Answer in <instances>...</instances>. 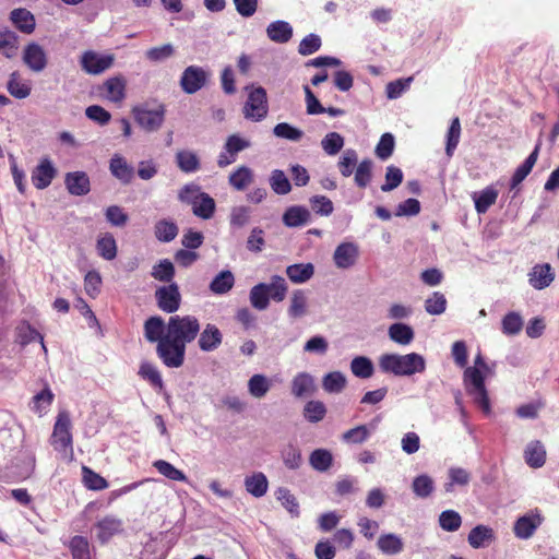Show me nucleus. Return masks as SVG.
I'll return each instance as SVG.
<instances>
[{
    "mask_svg": "<svg viewBox=\"0 0 559 559\" xmlns=\"http://www.w3.org/2000/svg\"><path fill=\"white\" fill-rule=\"evenodd\" d=\"M379 367L384 373H392L396 377H409L421 373L426 369V360L417 353L383 354L379 358Z\"/></svg>",
    "mask_w": 559,
    "mask_h": 559,
    "instance_id": "1",
    "label": "nucleus"
},
{
    "mask_svg": "<svg viewBox=\"0 0 559 559\" xmlns=\"http://www.w3.org/2000/svg\"><path fill=\"white\" fill-rule=\"evenodd\" d=\"M200 333V321L194 316L175 314L168 319L167 333L165 336L173 341L183 344L193 342Z\"/></svg>",
    "mask_w": 559,
    "mask_h": 559,
    "instance_id": "2",
    "label": "nucleus"
},
{
    "mask_svg": "<svg viewBox=\"0 0 559 559\" xmlns=\"http://www.w3.org/2000/svg\"><path fill=\"white\" fill-rule=\"evenodd\" d=\"M246 91H249L248 98L243 105V116L246 119L251 121L263 120L269 111L267 95L266 91L262 86H246Z\"/></svg>",
    "mask_w": 559,
    "mask_h": 559,
    "instance_id": "3",
    "label": "nucleus"
},
{
    "mask_svg": "<svg viewBox=\"0 0 559 559\" xmlns=\"http://www.w3.org/2000/svg\"><path fill=\"white\" fill-rule=\"evenodd\" d=\"M135 122L146 132H155L160 129L164 123L166 107L157 104L154 108L147 105L135 106L132 109Z\"/></svg>",
    "mask_w": 559,
    "mask_h": 559,
    "instance_id": "4",
    "label": "nucleus"
},
{
    "mask_svg": "<svg viewBox=\"0 0 559 559\" xmlns=\"http://www.w3.org/2000/svg\"><path fill=\"white\" fill-rule=\"evenodd\" d=\"M464 382L469 395L481 407L485 414L489 413V400L485 388L484 377L480 370L475 367H468L464 371Z\"/></svg>",
    "mask_w": 559,
    "mask_h": 559,
    "instance_id": "5",
    "label": "nucleus"
},
{
    "mask_svg": "<svg viewBox=\"0 0 559 559\" xmlns=\"http://www.w3.org/2000/svg\"><path fill=\"white\" fill-rule=\"evenodd\" d=\"M156 354L168 368H179L185 362L186 346L165 336L156 346Z\"/></svg>",
    "mask_w": 559,
    "mask_h": 559,
    "instance_id": "6",
    "label": "nucleus"
},
{
    "mask_svg": "<svg viewBox=\"0 0 559 559\" xmlns=\"http://www.w3.org/2000/svg\"><path fill=\"white\" fill-rule=\"evenodd\" d=\"M71 419L68 412H60L53 426L51 444L57 451H64L72 448Z\"/></svg>",
    "mask_w": 559,
    "mask_h": 559,
    "instance_id": "7",
    "label": "nucleus"
},
{
    "mask_svg": "<svg viewBox=\"0 0 559 559\" xmlns=\"http://www.w3.org/2000/svg\"><path fill=\"white\" fill-rule=\"evenodd\" d=\"M210 73L199 66L187 67L180 78V87L186 94H195L202 90L209 81Z\"/></svg>",
    "mask_w": 559,
    "mask_h": 559,
    "instance_id": "8",
    "label": "nucleus"
},
{
    "mask_svg": "<svg viewBox=\"0 0 559 559\" xmlns=\"http://www.w3.org/2000/svg\"><path fill=\"white\" fill-rule=\"evenodd\" d=\"M250 141L239 136L238 134L229 135L224 144L223 151L218 155V167L225 168L228 165L235 163L238 153L250 147Z\"/></svg>",
    "mask_w": 559,
    "mask_h": 559,
    "instance_id": "9",
    "label": "nucleus"
},
{
    "mask_svg": "<svg viewBox=\"0 0 559 559\" xmlns=\"http://www.w3.org/2000/svg\"><path fill=\"white\" fill-rule=\"evenodd\" d=\"M155 299L160 310L167 313L176 312L181 302V295L176 283L160 286L155 290Z\"/></svg>",
    "mask_w": 559,
    "mask_h": 559,
    "instance_id": "10",
    "label": "nucleus"
},
{
    "mask_svg": "<svg viewBox=\"0 0 559 559\" xmlns=\"http://www.w3.org/2000/svg\"><path fill=\"white\" fill-rule=\"evenodd\" d=\"M359 253V246L356 242L344 241L335 248L333 262L337 269L348 270L356 265Z\"/></svg>",
    "mask_w": 559,
    "mask_h": 559,
    "instance_id": "11",
    "label": "nucleus"
},
{
    "mask_svg": "<svg viewBox=\"0 0 559 559\" xmlns=\"http://www.w3.org/2000/svg\"><path fill=\"white\" fill-rule=\"evenodd\" d=\"M57 176V168L49 157H44L32 171V182L38 190H44L50 186Z\"/></svg>",
    "mask_w": 559,
    "mask_h": 559,
    "instance_id": "12",
    "label": "nucleus"
},
{
    "mask_svg": "<svg viewBox=\"0 0 559 559\" xmlns=\"http://www.w3.org/2000/svg\"><path fill=\"white\" fill-rule=\"evenodd\" d=\"M544 518L536 510L535 512L527 513L520 516L513 526L514 535L520 539L531 538L535 531L542 525Z\"/></svg>",
    "mask_w": 559,
    "mask_h": 559,
    "instance_id": "13",
    "label": "nucleus"
},
{
    "mask_svg": "<svg viewBox=\"0 0 559 559\" xmlns=\"http://www.w3.org/2000/svg\"><path fill=\"white\" fill-rule=\"evenodd\" d=\"M112 63V55H99L95 51L84 52L81 59L83 70L90 74H99L109 69Z\"/></svg>",
    "mask_w": 559,
    "mask_h": 559,
    "instance_id": "14",
    "label": "nucleus"
},
{
    "mask_svg": "<svg viewBox=\"0 0 559 559\" xmlns=\"http://www.w3.org/2000/svg\"><path fill=\"white\" fill-rule=\"evenodd\" d=\"M94 530H95V535H96L97 539L102 544H105L112 536L122 532L123 522L121 519H119L115 515H106L96 522Z\"/></svg>",
    "mask_w": 559,
    "mask_h": 559,
    "instance_id": "15",
    "label": "nucleus"
},
{
    "mask_svg": "<svg viewBox=\"0 0 559 559\" xmlns=\"http://www.w3.org/2000/svg\"><path fill=\"white\" fill-rule=\"evenodd\" d=\"M64 185L68 192L74 197H84L91 191V180L85 171L76 170L67 173Z\"/></svg>",
    "mask_w": 559,
    "mask_h": 559,
    "instance_id": "16",
    "label": "nucleus"
},
{
    "mask_svg": "<svg viewBox=\"0 0 559 559\" xmlns=\"http://www.w3.org/2000/svg\"><path fill=\"white\" fill-rule=\"evenodd\" d=\"M23 62L34 72H41L48 63L47 53L37 43H29L23 51Z\"/></svg>",
    "mask_w": 559,
    "mask_h": 559,
    "instance_id": "17",
    "label": "nucleus"
},
{
    "mask_svg": "<svg viewBox=\"0 0 559 559\" xmlns=\"http://www.w3.org/2000/svg\"><path fill=\"white\" fill-rule=\"evenodd\" d=\"M223 342V334L219 329L212 323H207L199 333L198 345L202 352H214Z\"/></svg>",
    "mask_w": 559,
    "mask_h": 559,
    "instance_id": "18",
    "label": "nucleus"
},
{
    "mask_svg": "<svg viewBox=\"0 0 559 559\" xmlns=\"http://www.w3.org/2000/svg\"><path fill=\"white\" fill-rule=\"evenodd\" d=\"M109 170L111 175L123 185L130 183L134 177V168L119 154H115L111 157L109 162Z\"/></svg>",
    "mask_w": 559,
    "mask_h": 559,
    "instance_id": "19",
    "label": "nucleus"
},
{
    "mask_svg": "<svg viewBox=\"0 0 559 559\" xmlns=\"http://www.w3.org/2000/svg\"><path fill=\"white\" fill-rule=\"evenodd\" d=\"M555 278V274L550 264H537L532 269L530 273V284L535 289H544L548 287Z\"/></svg>",
    "mask_w": 559,
    "mask_h": 559,
    "instance_id": "20",
    "label": "nucleus"
},
{
    "mask_svg": "<svg viewBox=\"0 0 559 559\" xmlns=\"http://www.w3.org/2000/svg\"><path fill=\"white\" fill-rule=\"evenodd\" d=\"M311 214L309 210L301 205H293L286 209L283 214V224L287 227H300L309 223Z\"/></svg>",
    "mask_w": 559,
    "mask_h": 559,
    "instance_id": "21",
    "label": "nucleus"
},
{
    "mask_svg": "<svg viewBox=\"0 0 559 559\" xmlns=\"http://www.w3.org/2000/svg\"><path fill=\"white\" fill-rule=\"evenodd\" d=\"M166 333L167 324H165V321L162 317H150L144 322V336L150 343H160V340L165 338Z\"/></svg>",
    "mask_w": 559,
    "mask_h": 559,
    "instance_id": "22",
    "label": "nucleus"
},
{
    "mask_svg": "<svg viewBox=\"0 0 559 559\" xmlns=\"http://www.w3.org/2000/svg\"><path fill=\"white\" fill-rule=\"evenodd\" d=\"M293 32L292 25L282 20L274 21L266 27L269 39L277 44L288 43L293 37Z\"/></svg>",
    "mask_w": 559,
    "mask_h": 559,
    "instance_id": "23",
    "label": "nucleus"
},
{
    "mask_svg": "<svg viewBox=\"0 0 559 559\" xmlns=\"http://www.w3.org/2000/svg\"><path fill=\"white\" fill-rule=\"evenodd\" d=\"M524 460L532 468L542 467L546 462L544 444L538 440L531 441L524 450Z\"/></svg>",
    "mask_w": 559,
    "mask_h": 559,
    "instance_id": "24",
    "label": "nucleus"
},
{
    "mask_svg": "<svg viewBox=\"0 0 559 559\" xmlns=\"http://www.w3.org/2000/svg\"><path fill=\"white\" fill-rule=\"evenodd\" d=\"M380 551L388 556H395L404 550L403 539L394 533H385L380 535L377 542Z\"/></svg>",
    "mask_w": 559,
    "mask_h": 559,
    "instance_id": "25",
    "label": "nucleus"
},
{
    "mask_svg": "<svg viewBox=\"0 0 559 559\" xmlns=\"http://www.w3.org/2000/svg\"><path fill=\"white\" fill-rule=\"evenodd\" d=\"M177 167L186 174L197 173L201 168V162L197 153L190 150H180L176 153Z\"/></svg>",
    "mask_w": 559,
    "mask_h": 559,
    "instance_id": "26",
    "label": "nucleus"
},
{
    "mask_svg": "<svg viewBox=\"0 0 559 559\" xmlns=\"http://www.w3.org/2000/svg\"><path fill=\"white\" fill-rule=\"evenodd\" d=\"M235 285V276L231 271H221L210 283L209 289L214 295H225L231 290Z\"/></svg>",
    "mask_w": 559,
    "mask_h": 559,
    "instance_id": "27",
    "label": "nucleus"
},
{
    "mask_svg": "<svg viewBox=\"0 0 559 559\" xmlns=\"http://www.w3.org/2000/svg\"><path fill=\"white\" fill-rule=\"evenodd\" d=\"M246 490L255 498L263 497L269 488V480L262 472H255L245 478Z\"/></svg>",
    "mask_w": 559,
    "mask_h": 559,
    "instance_id": "28",
    "label": "nucleus"
},
{
    "mask_svg": "<svg viewBox=\"0 0 559 559\" xmlns=\"http://www.w3.org/2000/svg\"><path fill=\"white\" fill-rule=\"evenodd\" d=\"M105 96L112 103H120L126 97V81L123 78L115 76L104 83Z\"/></svg>",
    "mask_w": 559,
    "mask_h": 559,
    "instance_id": "29",
    "label": "nucleus"
},
{
    "mask_svg": "<svg viewBox=\"0 0 559 559\" xmlns=\"http://www.w3.org/2000/svg\"><path fill=\"white\" fill-rule=\"evenodd\" d=\"M314 274L312 263H296L286 267V275L295 284H302L309 281Z\"/></svg>",
    "mask_w": 559,
    "mask_h": 559,
    "instance_id": "30",
    "label": "nucleus"
},
{
    "mask_svg": "<svg viewBox=\"0 0 559 559\" xmlns=\"http://www.w3.org/2000/svg\"><path fill=\"white\" fill-rule=\"evenodd\" d=\"M179 233L177 224L168 218L159 219L155 223L154 235L160 242L173 241Z\"/></svg>",
    "mask_w": 559,
    "mask_h": 559,
    "instance_id": "31",
    "label": "nucleus"
},
{
    "mask_svg": "<svg viewBox=\"0 0 559 559\" xmlns=\"http://www.w3.org/2000/svg\"><path fill=\"white\" fill-rule=\"evenodd\" d=\"M314 381L307 372L298 373L292 381V393L296 397H304L314 392Z\"/></svg>",
    "mask_w": 559,
    "mask_h": 559,
    "instance_id": "32",
    "label": "nucleus"
},
{
    "mask_svg": "<svg viewBox=\"0 0 559 559\" xmlns=\"http://www.w3.org/2000/svg\"><path fill=\"white\" fill-rule=\"evenodd\" d=\"M308 297L304 289H296L290 297L287 313L293 319H299L307 314Z\"/></svg>",
    "mask_w": 559,
    "mask_h": 559,
    "instance_id": "33",
    "label": "nucleus"
},
{
    "mask_svg": "<svg viewBox=\"0 0 559 559\" xmlns=\"http://www.w3.org/2000/svg\"><path fill=\"white\" fill-rule=\"evenodd\" d=\"M10 20L22 33L31 34L35 29L34 15L26 9H14L10 13Z\"/></svg>",
    "mask_w": 559,
    "mask_h": 559,
    "instance_id": "34",
    "label": "nucleus"
},
{
    "mask_svg": "<svg viewBox=\"0 0 559 559\" xmlns=\"http://www.w3.org/2000/svg\"><path fill=\"white\" fill-rule=\"evenodd\" d=\"M388 334L391 341L400 345H408L414 340V330L405 323H393L389 326Z\"/></svg>",
    "mask_w": 559,
    "mask_h": 559,
    "instance_id": "35",
    "label": "nucleus"
},
{
    "mask_svg": "<svg viewBox=\"0 0 559 559\" xmlns=\"http://www.w3.org/2000/svg\"><path fill=\"white\" fill-rule=\"evenodd\" d=\"M539 147L536 146L534 151L527 156V158L515 169L511 178V189L519 186L532 171L534 165L538 158Z\"/></svg>",
    "mask_w": 559,
    "mask_h": 559,
    "instance_id": "36",
    "label": "nucleus"
},
{
    "mask_svg": "<svg viewBox=\"0 0 559 559\" xmlns=\"http://www.w3.org/2000/svg\"><path fill=\"white\" fill-rule=\"evenodd\" d=\"M253 179L252 169L248 166H240L229 175L228 182L234 189L242 191L253 182Z\"/></svg>",
    "mask_w": 559,
    "mask_h": 559,
    "instance_id": "37",
    "label": "nucleus"
},
{
    "mask_svg": "<svg viewBox=\"0 0 559 559\" xmlns=\"http://www.w3.org/2000/svg\"><path fill=\"white\" fill-rule=\"evenodd\" d=\"M267 289L269 287L266 286V283H259L251 287L249 292V300L254 309L259 311L267 309L271 299Z\"/></svg>",
    "mask_w": 559,
    "mask_h": 559,
    "instance_id": "38",
    "label": "nucleus"
},
{
    "mask_svg": "<svg viewBox=\"0 0 559 559\" xmlns=\"http://www.w3.org/2000/svg\"><path fill=\"white\" fill-rule=\"evenodd\" d=\"M310 466L318 472H326L333 464V455L326 449H316L309 455Z\"/></svg>",
    "mask_w": 559,
    "mask_h": 559,
    "instance_id": "39",
    "label": "nucleus"
},
{
    "mask_svg": "<svg viewBox=\"0 0 559 559\" xmlns=\"http://www.w3.org/2000/svg\"><path fill=\"white\" fill-rule=\"evenodd\" d=\"M19 36L8 28L0 29V52L11 59L17 51Z\"/></svg>",
    "mask_w": 559,
    "mask_h": 559,
    "instance_id": "40",
    "label": "nucleus"
},
{
    "mask_svg": "<svg viewBox=\"0 0 559 559\" xmlns=\"http://www.w3.org/2000/svg\"><path fill=\"white\" fill-rule=\"evenodd\" d=\"M326 412L328 409L323 402L311 400L305 404L302 415L307 421L317 424L323 420Z\"/></svg>",
    "mask_w": 559,
    "mask_h": 559,
    "instance_id": "41",
    "label": "nucleus"
},
{
    "mask_svg": "<svg viewBox=\"0 0 559 559\" xmlns=\"http://www.w3.org/2000/svg\"><path fill=\"white\" fill-rule=\"evenodd\" d=\"M215 207L216 204L214 199L210 194L203 192L202 197H200L197 203L192 205V212L195 216L202 219H209L213 216Z\"/></svg>",
    "mask_w": 559,
    "mask_h": 559,
    "instance_id": "42",
    "label": "nucleus"
},
{
    "mask_svg": "<svg viewBox=\"0 0 559 559\" xmlns=\"http://www.w3.org/2000/svg\"><path fill=\"white\" fill-rule=\"evenodd\" d=\"M350 371L357 378L368 379L372 377L374 367L370 358L357 356L350 361Z\"/></svg>",
    "mask_w": 559,
    "mask_h": 559,
    "instance_id": "43",
    "label": "nucleus"
},
{
    "mask_svg": "<svg viewBox=\"0 0 559 559\" xmlns=\"http://www.w3.org/2000/svg\"><path fill=\"white\" fill-rule=\"evenodd\" d=\"M175 266L173 262L168 259H163L158 261L152 267L151 275L159 282L164 283H174L173 280L175 277Z\"/></svg>",
    "mask_w": 559,
    "mask_h": 559,
    "instance_id": "44",
    "label": "nucleus"
},
{
    "mask_svg": "<svg viewBox=\"0 0 559 559\" xmlns=\"http://www.w3.org/2000/svg\"><path fill=\"white\" fill-rule=\"evenodd\" d=\"M276 499L289 512L293 518H298L300 514L299 503L296 497L286 487H280L275 491Z\"/></svg>",
    "mask_w": 559,
    "mask_h": 559,
    "instance_id": "45",
    "label": "nucleus"
},
{
    "mask_svg": "<svg viewBox=\"0 0 559 559\" xmlns=\"http://www.w3.org/2000/svg\"><path fill=\"white\" fill-rule=\"evenodd\" d=\"M412 489L416 497L426 499L435 490L433 479L427 474H421L413 479Z\"/></svg>",
    "mask_w": 559,
    "mask_h": 559,
    "instance_id": "46",
    "label": "nucleus"
},
{
    "mask_svg": "<svg viewBox=\"0 0 559 559\" xmlns=\"http://www.w3.org/2000/svg\"><path fill=\"white\" fill-rule=\"evenodd\" d=\"M271 189L280 195H285L290 192L292 185L285 173L281 169H274L269 178Z\"/></svg>",
    "mask_w": 559,
    "mask_h": 559,
    "instance_id": "47",
    "label": "nucleus"
},
{
    "mask_svg": "<svg viewBox=\"0 0 559 559\" xmlns=\"http://www.w3.org/2000/svg\"><path fill=\"white\" fill-rule=\"evenodd\" d=\"M98 254L108 261H111L117 255V243L114 236L109 233L102 236L96 243Z\"/></svg>",
    "mask_w": 559,
    "mask_h": 559,
    "instance_id": "48",
    "label": "nucleus"
},
{
    "mask_svg": "<svg viewBox=\"0 0 559 559\" xmlns=\"http://www.w3.org/2000/svg\"><path fill=\"white\" fill-rule=\"evenodd\" d=\"M371 431L366 425H359L343 432L341 440L346 444H361L369 439Z\"/></svg>",
    "mask_w": 559,
    "mask_h": 559,
    "instance_id": "49",
    "label": "nucleus"
},
{
    "mask_svg": "<svg viewBox=\"0 0 559 559\" xmlns=\"http://www.w3.org/2000/svg\"><path fill=\"white\" fill-rule=\"evenodd\" d=\"M322 386L328 393H340L346 386V377L341 371L329 372L323 377Z\"/></svg>",
    "mask_w": 559,
    "mask_h": 559,
    "instance_id": "50",
    "label": "nucleus"
},
{
    "mask_svg": "<svg viewBox=\"0 0 559 559\" xmlns=\"http://www.w3.org/2000/svg\"><path fill=\"white\" fill-rule=\"evenodd\" d=\"M449 481L444 484V490L447 492H452L453 487L457 486H466L471 480L469 473L462 467H451L448 471Z\"/></svg>",
    "mask_w": 559,
    "mask_h": 559,
    "instance_id": "51",
    "label": "nucleus"
},
{
    "mask_svg": "<svg viewBox=\"0 0 559 559\" xmlns=\"http://www.w3.org/2000/svg\"><path fill=\"white\" fill-rule=\"evenodd\" d=\"M7 87L9 93L19 99H24L31 94V86L20 80V74L16 71L10 74Z\"/></svg>",
    "mask_w": 559,
    "mask_h": 559,
    "instance_id": "52",
    "label": "nucleus"
},
{
    "mask_svg": "<svg viewBox=\"0 0 559 559\" xmlns=\"http://www.w3.org/2000/svg\"><path fill=\"white\" fill-rule=\"evenodd\" d=\"M271 389L270 380L263 374H253L248 381L249 393L257 399L265 396Z\"/></svg>",
    "mask_w": 559,
    "mask_h": 559,
    "instance_id": "53",
    "label": "nucleus"
},
{
    "mask_svg": "<svg viewBox=\"0 0 559 559\" xmlns=\"http://www.w3.org/2000/svg\"><path fill=\"white\" fill-rule=\"evenodd\" d=\"M266 286L269 287L267 293L270 295V298H272L274 301L280 302L285 299L288 286L283 276H271V282L267 283Z\"/></svg>",
    "mask_w": 559,
    "mask_h": 559,
    "instance_id": "54",
    "label": "nucleus"
},
{
    "mask_svg": "<svg viewBox=\"0 0 559 559\" xmlns=\"http://www.w3.org/2000/svg\"><path fill=\"white\" fill-rule=\"evenodd\" d=\"M69 547L73 559H92L90 544L86 537L80 535L73 536Z\"/></svg>",
    "mask_w": 559,
    "mask_h": 559,
    "instance_id": "55",
    "label": "nucleus"
},
{
    "mask_svg": "<svg viewBox=\"0 0 559 559\" xmlns=\"http://www.w3.org/2000/svg\"><path fill=\"white\" fill-rule=\"evenodd\" d=\"M373 162L371 159L361 160L355 171V183L359 188H366L372 179Z\"/></svg>",
    "mask_w": 559,
    "mask_h": 559,
    "instance_id": "56",
    "label": "nucleus"
},
{
    "mask_svg": "<svg viewBox=\"0 0 559 559\" xmlns=\"http://www.w3.org/2000/svg\"><path fill=\"white\" fill-rule=\"evenodd\" d=\"M153 466L157 469L159 474H162L163 476L170 480L187 481L186 474L182 471L176 468L173 464H170L167 461L157 460L153 463Z\"/></svg>",
    "mask_w": 559,
    "mask_h": 559,
    "instance_id": "57",
    "label": "nucleus"
},
{
    "mask_svg": "<svg viewBox=\"0 0 559 559\" xmlns=\"http://www.w3.org/2000/svg\"><path fill=\"white\" fill-rule=\"evenodd\" d=\"M250 216H251L250 207L245 206V205L234 206L230 211V216H229L230 227L234 229H239V228L245 227L249 223Z\"/></svg>",
    "mask_w": 559,
    "mask_h": 559,
    "instance_id": "58",
    "label": "nucleus"
},
{
    "mask_svg": "<svg viewBox=\"0 0 559 559\" xmlns=\"http://www.w3.org/2000/svg\"><path fill=\"white\" fill-rule=\"evenodd\" d=\"M322 150L331 156L336 155L344 146V138L337 132H329L321 140Z\"/></svg>",
    "mask_w": 559,
    "mask_h": 559,
    "instance_id": "59",
    "label": "nucleus"
},
{
    "mask_svg": "<svg viewBox=\"0 0 559 559\" xmlns=\"http://www.w3.org/2000/svg\"><path fill=\"white\" fill-rule=\"evenodd\" d=\"M462 524L461 515L454 510L442 511L439 515V525L445 532H456Z\"/></svg>",
    "mask_w": 559,
    "mask_h": 559,
    "instance_id": "60",
    "label": "nucleus"
},
{
    "mask_svg": "<svg viewBox=\"0 0 559 559\" xmlns=\"http://www.w3.org/2000/svg\"><path fill=\"white\" fill-rule=\"evenodd\" d=\"M447 308V298L440 292L432 293L425 301V310L432 316L442 314Z\"/></svg>",
    "mask_w": 559,
    "mask_h": 559,
    "instance_id": "61",
    "label": "nucleus"
},
{
    "mask_svg": "<svg viewBox=\"0 0 559 559\" xmlns=\"http://www.w3.org/2000/svg\"><path fill=\"white\" fill-rule=\"evenodd\" d=\"M273 133L277 138L286 139L293 142H298L304 136V132L300 129L295 128L287 122L277 123L273 129Z\"/></svg>",
    "mask_w": 559,
    "mask_h": 559,
    "instance_id": "62",
    "label": "nucleus"
},
{
    "mask_svg": "<svg viewBox=\"0 0 559 559\" xmlns=\"http://www.w3.org/2000/svg\"><path fill=\"white\" fill-rule=\"evenodd\" d=\"M82 474L83 483L86 488L91 490H103L108 487L107 480L97 473L93 472L91 468L83 466Z\"/></svg>",
    "mask_w": 559,
    "mask_h": 559,
    "instance_id": "63",
    "label": "nucleus"
},
{
    "mask_svg": "<svg viewBox=\"0 0 559 559\" xmlns=\"http://www.w3.org/2000/svg\"><path fill=\"white\" fill-rule=\"evenodd\" d=\"M523 329V319L520 313L511 311L502 319V331L507 335H516Z\"/></svg>",
    "mask_w": 559,
    "mask_h": 559,
    "instance_id": "64",
    "label": "nucleus"
}]
</instances>
